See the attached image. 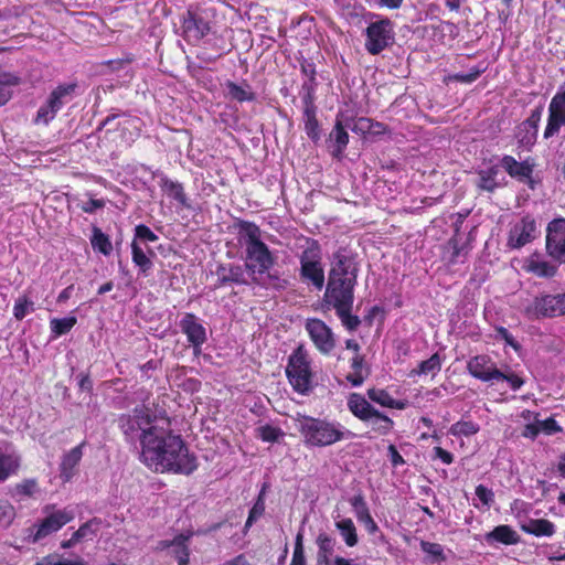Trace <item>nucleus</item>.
Returning a JSON list of instances; mask_svg holds the SVG:
<instances>
[{"instance_id":"obj_24","label":"nucleus","mask_w":565,"mask_h":565,"mask_svg":"<svg viewBox=\"0 0 565 565\" xmlns=\"http://www.w3.org/2000/svg\"><path fill=\"white\" fill-rule=\"evenodd\" d=\"M218 286L227 284H245L244 270L239 265H221L216 270Z\"/></svg>"},{"instance_id":"obj_13","label":"nucleus","mask_w":565,"mask_h":565,"mask_svg":"<svg viewBox=\"0 0 565 565\" xmlns=\"http://www.w3.org/2000/svg\"><path fill=\"white\" fill-rule=\"evenodd\" d=\"M468 372L476 379L490 382L500 380L503 376L497 364L488 355L481 354L471 358L467 363Z\"/></svg>"},{"instance_id":"obj_6","label":"nucleus","mask_w":565,"mask_h":565,"mask_svg":"<svg viewBox=\"0 0 565 565\" xmlns=\"http://www.w3.org/2000/svg\"><path fill=\"white\" fill-rule=\"evenodd\" d=\"M321 249L316 242H310L300 255V276L321 290L324 286V270L321 263Z\"/></svg>"},{"instance_id":"obj_23","label":"nucleus","mask_w":565,"mask_h":565,"mask_svg":"<svg viewBox=\"0 0 565 565\" xmlns=\"http://www.w3.org/2000/svg\"><path fill=\"white\" fill-rule=\"evenodd\" d=\"M484 540L489 545L495 542L505 545L516 544L519 542L518 533L509 525L495 526L491 532L484 535Z\"/></svg>"},{"instance_id":"obj_53","label":"nucleus","mask_w":565,"mask_h":565,"mask_svg":"<svg viewBox=\"0 0 565 565\" xmlns=\"http://www.w3.org/2000/svg\"><path fill=\"white\" fill-rule=\"evenodd\" d=\"M36 491V482L34 480H25L15 486V492L20 495L31 497Z\"/></svg>"},{"instance_id":"obj_27","label":"nucleus","mask_w":565,"mask_h":565,"mask_svg":"<svg viewBox=\"0 0 565 565\" xmlns=\"http://www.w3.org/2000/svg\"><path fill=\"white\" fill-rule=\"evenodd\" d=\"M522 530L535 536H552L555 533L554 524L545 519H533L522 525Z\"/></svg>"},{"instance_id":"obj_2","label":"nucleus","mask_w":565,"mask_h":565,"mask_svg":"<svg viewBox=\"0 0 565 565\" xmlns=\"http://www.w3.org/2000/svg\"><path fill=\"white\" fill-rule=\"evenodd\" d=\"M356 277L358 266L354 259L343 250L334 253L323 296L324 303L341 311L352 307Z\"/></svg>"},{"instance_id":"obj_44","label":"nucleus","mask_w":565,"mask_h":565,"mask_svg":"<svg viewBox=\"0 0 565 565\" xmlns=\"http://www.w3.org/2000/svg\"><path fill=\"white\" fill-rule=\"evenodd\" d=\"M303 534L299 532L296 536L295 550L291 558L290 565H306V557L303 551Z\"/></svg>"},{"instance_id":"obj_11","label":"nucleus","mask_w":565,"mask_h":565,"mask_svg":"<svg viewBox=\"0 0 565 565\" xmlns=\"http://www.w3.org/2000/svg\"><path fill=\"white\" fill-rule=\"evenodd\" d=\"M545 249L552 259L565 264V218H554L547 224Z\"/></svg>"},{"instance_id":"obj_22","label":"nucleus","mask_w":565,"mask_h":565,"mask_svg":"<svg viewBox=\"0 0 565 565\" xmlns=\"http://www.w3.org/2000/svg\"><path fill=\"white\" fill-rule=\"evenodd\" d=\"M83 446L84 444H81L63 456L61 462V478L63 481H70L75 475V468L83 457Z\"/></svg>"},{"instance_id":"obj_4","label":"nucleus","mask_w":565,"mask_h":565,"mask_svg":"<svg viewBox=\"0 0 565 565\" xmlns=\"http://www.w3.org/2000/svg\"><path fill=\"white\" fill-rule=\"evenodd\" d=\"M241 233L245 237L246 269L252 274L254 281L260 282L274 265V258L268 247L260 241L258 226L245 222L241 225Z\"/></svg>"},{"instance_id":"obj_41","label":"nucleus","mask_w":565,"mask_h":565,"mask_svg":"<svg viewBox=\"0 0 565 565\" xmlns=\"http://www.w3.org/2000/svg\"><path fill=\"white\" fill-rule=\"evenodd\" d=\"M257 435L264 441H277L280 437L284 436V431L275 426L264 425L257 428Z\"/></svg>"},{"instance_id":"obj_39","label":"nucleus","mask_w":565,"mask_h":565,"mask_svg":"<svg viewBox=\"0 0 565 565\" xmlns=\"http://www.w3.org/2000/svg\"><path fill=\"white\" fill-rule=\"evenodd\" d=\"M479 430V426L472 422H457L454 424L450 429L449 434L454 436H472L477 434Z\"/></svg>"},{"instance_id":"obj_14","label":"nucleus","mask_w":565,"mask_h":565,"mask_svg":"<svg viewBox=\"0 0 565 565\" xmlns=\"http://www.w3.org/2000/svg\"><path fill=\"white\" fill-rule=\"evenodd\" d=\"M306 330L310 339L322 353H329L334 348V339L331 329L320 319H308Z\"/></svg>"},{"instance_id":"obj_62","label":"nucleus","mask_w":565,"mask_h":565,"mask_svg":"<svg viewBox=\"0 0 565 565\" xmlns=\"http://www.w3.org/2000/svg\"><path fill=\"white\" fill-rule=\"evenodd\" d=\"M388 454L391 458V462L394 467L403 465L405 461L403 457L397 451L396 447L394 445L388 446Z\"/></svg>"},{"instance_id":"obj_54","label":"nucleus","mask_w":565,"mask_h":565,"mask_svg":"<svg viewBox=\"0 0 565 565\" xmlns=\"http://www.w3.org/2000/svg\"><path fill=\"white\" fill-rule=\"evenodd\" d=\"M476 495L487 507H489L492 503L494 497L493 492L482 484H479L476 488Z\"/></svg>"},{"instance_id":"obj_56","label":"nucleus","mask_w":565,"mask_h":565,"mask_svg":"<svg viewBox=\"0 0 565 565\" xmlns=\"http://www.w3.org/2000/svg\"><path fill=\"white\" fill-rule=\"evenodd\" d=\"M315 26L316 25L313 22V18L305 15L298 20L297 24L294 28H298V32H307L311 34L313 32Z\"/></svg>"},{"instance_id":"obj_38","label":"nucleus","mask_w":565,"mask_h":565,"mask_svg":"<svg viewBox=\"0 0 565 565\" xmlns=\"http://www.w3.org/2000/svg\"><path fill=\"white\" fill-rule=\"evenodd\" d=\"M18 84L14 76L0 74V106L4 105L11 97V86Z\"/></svg>"},{"instance_id":"obj_58","label":"nucleus","mask_w":565,"mask_h":565,"mask_svg":"<svg viewBox=\"0 0 565 565\" xmlns=\"http://www.w3.org/2000/svg\"><path fill=\"white\" fill-rule=\"evenodd\" d=\"M541 116H542V108L539 107V108L532 110L529 118L523 121V122H525V127H533V128L537 129L540 120H541Z\"/></svg>"},{"instance_id":"obj_32","label":"nucleus","mask_w":565,"mask_h":565,"mask_svg":"<svg viewBox=\"0 0 565 565\" xmlns=\"http://www.w3.org/2000/svg\"><path fill=\"white\" fill-rule=\"evenodd\" d=\"M131 253L134 264L139 267L142 274L147 275L152 267V262L136 239L131 243Z\"/></svg>"},{"instance_id":"obj_48","label":"nucleus","mask_w":565,"mask_h":565,"mask_svg":"<svg viewBox=\"0 0 565 565\" xmlns=\"http://www.w3.org/2000/svg\"><path fill=\"white\" fill-rule=\"evenodd\" d=\"M388 45L387 38H367L364 44L371 54H379Z\"/></svg>"},{"instance_id":"obj_63","label":"nucleus","mask_w":565,"mask_h":565,"mask_svg":"<svg viewBox=\"0 0 565 565\" xmlns=\"http://www.w3.org/2000/svg\"><path fill=\"white\" fill-rule=\"evenodd\" d=\"M537 423L541 430H544L547 434L559 430L554 419L537 420Z\"/></svg>"},{"instance_id":"obj_33","label":"nucleus","mask_w":565,"mask_h":565,"mask_svg":"<svg viewBox=\"0 0 565 565\" xmlns=\"http://www.w3.org/2000/svg\"><path fill=\"white\" fill-rule=\"evenodd\" d=\"M75 317H66V318H53L50 321V328L53 333V338L56 339L60 335H63L71 331V329L76 324Z\"/></svg>"},{"instance_id":"obj_47","label":"nucleus","mask_w":565,"mask_h":565,"mask_svg":"<svg viewBox=\"0 0 565 565\" xmlns=\"http://www.w3.org/2000/svg\"><path fill=\"white\" fill-rule=\"evenodd\" d=\"M352 307L347 308L344 311L335 310L340 317L343 326L350 330H355L360 324V319L356 316L351 315Z\"/></svg>"},{"instance_id":"obj_46","label":"nucleus","mask_w":565,"mask_h":565,"mask_svg":"<svg viewBox=\"0 0 565 565\" xmlns=\"http://www.w3.org/2000/svg\"><path fill=\"white\" fill-rule=\"evenodd\" d=\"M422 550L428 554L433 561H444V548L440 544L422 541Z\"/></svg>"},{"instance_id":"obj_15","label":"nucleus","mask_w":565,"mask_h":565,"mask_svg":"<svg viewBox=\"0 0 565 565\" xmlns=\"http://www.w3.org/2000/svg\"><path fill=\"white\" fill-rule=\"evenodd\" d=\"M180 328L195 350L206 341V330L193 313L184 315L180 321Z\"/></svg>"},{"instance_id":"obj_49","label":"nucleus","mask_w":565,"mask_h":565,"mask_svg":"<svg viewBox=\"0 0 565 565\" xmlns=\"http://www.w3.org/2000/svg\"><path fill=\"white\" fill-rule=\"evenodd\" d=\"M482 72H483V70H481V68H472L468 73H458L455 75H450L448 77V79L469 84V83L475 82Z\"/></svg>"},{"instance_id":"obj_12","label":"nucleus","mask_w":565,"mask_h":565,"mask_svg":"<svg viewBox=\"0 0 565 565\" xmlns=\"http://www.w3.org/2000/svg\"><path fill=\"white\" fill-rule=\"evenodd\" d=\"M563 126H565V89H559L552 97L548 105V117L544 130V138L548 139L557 135Z\"/></svg>"},{"instance_id":"obj_37","label":"nucleus","mask_w":565,"mask_h":565,"mask_svg":"<svg viewBox=\"0 0 565 565\" xmlns=\"http://www.w3.org/2000/svg\"><path fill=\"white\" fill-rule=\"evenodd\" d=\"M537 137V129L533 127H525V122H522L518 127V134L516 138L519 140V143L523 147L530 148L533 146L536 141Z\"/></svg>"},{"instance_id":"obj_42","label":"nucleus","mask_w":565,"mask_h":565,"mask_svg":"<svg viewBox=\"0 0 565 565\" xmlns=\"http://www.w3.org/2000/svg\"><path fill=\"white\" fill-rule=\"evenodd\" d=\"M227 88L230 97L238 102L252 100L254 98V95L248 87L228 83Z\"/></svg>"},{"instance_id":"obj_43","label":"nucleus","mask_w":565,"mask_h":565,"mask_svg":"<svg viewBox=\"0 0 565 565\" xmlns=\"http://www.w3.org/2000/svg\"><path fill=\"white\" fill-rule=\"evenodd\" d=\"M36 565H85L82 558L67 559L60 555H49L42 558Z\"/></svg>"},{"instance_id":"obj_25","label":"nucleus","mask_w":565,"mask_h":565,"mask_svg":"<svg viewBox=\"0 0 565 565\" xmlns=\"http://www.w3.org/2000/svg\"><path fill=\"white\" fill-rule=\"evenodd\" d=\"M367 397L372 402H374L383 407H387V408L405 409L408 405L407 401L394 399L388 394V392H386L385 390H382V388H370L367 391Z\"/></svg>"},{"instance_id":"obj_1","label":"nucleus","mask_w":565,"mask_h":565,"mask_svg":"<svg viewBox=\"0 0 565 565\" xmlns=\"http://www.w3.org/2000/svg\"><path fill=\"white\" fill-rule=\"evenodd\" d=\"M120 427L127 439L139 440L140 460L149 469L185 475L196 469V459L181 437L171 434L148 409L136 408L131 415L121 417Z\"/></svg>"},{"instance_id":"obj_45","label":"nucleus","mask_w":565,"mask_h":565,"mask_svg":"<svg viewBox=\"0 0 565 565\" xmlns=\"http://www.w3.org/2000/svg\"><path fill=\"white\" fill-rule=\"evenodd\" d=\"M355 516L358 521L365 526L369 533L374 534L379 531V526L370 514L369 509H361V511L355 513Z\"/></svg>"},{"instance_id":"obj_30","label":"nucleus","mask_w":565,"mask_h":565,"mask_svg":"<svg viewBox=\"0 0 565 565\" xmlns=\"http://www.w3.org/2000/svg\"><path fill=\"white\" fill-rule=\"evenodd\" d=\"M318 544V554H317V565H330V556L334 551V541L329 537L327 534H319L317 537Z\"/></svg>"},{"instance_id":"obj_18","label":"nucleus","mask_w":565,"mask_h":565,"mask_svg":"<svg viewBox=\"0 0 565 565\" xmlns=\"http://www.w3.org/2000/svg\"><path fill=\"white\" fill-rule=\"evenodd\" d=\"M522 268L530 274H533L540 278H552L557 271V265L544 259V257L535 252L523 260Z\"/></svg>"},{"instance_id":"obj_36","label":"nucleus","mask_w":565,"mask_h":565,"mask_svg":"<svg viewBox=\"0 0 565 565\" xmlns=\"http://www.w3.org/2000/svg\"><path fill=\"white\" fill-rule=\"evenodd\" d=\"M162 190L172 199L181 203L182 205L186 204V198L183 192V188L180 183L173 182L169 179L162 180Z\"/></svg>"},{"instance_id":"obj_55","label":"nucleus","mask_w":565,"mask_h":565,"mask_svg":"<svg viewBox=\"0 0 565 565\" xmlns=\"http://www.w3.org/2000/svg\"><path fill=\"white\" fill-rule=\"evenodd\" d=\"M14 518V508L9 503L0 505V523L10 524Z\"/></svg>"},{"instance_id":"obj_9","label":"nucleus","mask_w":565,"mask_h":565,"mask_svg":"<svg viewBox=\"0 0 565 565\" xmlns=\"http://www.w3.org/2000/svg\"><path fill=\"white\" fill-rule=\"evenodd\" d=\"M531 319L554 318L565 315V292L536 297L525 309Z\"/></svg>"},{"instance_id":"obj_20","label":"nucleus","mask_w":565,"mask_h":565,"mask_svg":"<svg viewBox=\"0 0 565 565\" xmlns=\"http://www.w3.org/2000/svg\"><path fill=\"white\" fill-rule=\"evenodd\" d=\"M501 166L505 169L510 177L520 181L531 179L533 172V164L529 161L519 162L511 156H504L501 160Z\"/></svg>"},{"instance_id":"obj_51","label":"nucleus","mask_w":565,"mask_h":565,"mask_svg":"<svg viewBox=\"0 0 565 565\" xmlns=\"http://www.w3.org/2000/svg\"><path fill=\"white\" fill-rule=\"evenodd\" d=\"M135 239L142 242H156L158 236L146 225H137L135 228Z\"/></svg>"},{"instance_id":"obj_50","label":"nucleus","mask_w":565,"mask_h":565,"mask_svg":"<svg viewBox=\"0 0 565 565\" xmlns=\"http://www.w3.org/2000/svg\"><path fill=\"white\" fill-rule=\"evenodd\" d=\"M265 511V502L263 499V493L259 494L257 501L255 502L254 507L252 508L248 519L246 521V526H250L254 521H256L258 518L263 515Z\"/></svg>"},{"instance_id":"obj_17","label":"nucleus","mask_w":565,"mask_h":565,"mask_svg":"<svg viewBox=\"0 0 565 565\" xmlns=\"http://www.w3.org/2000/svg\"><path fill=\"white\" fill-rule=\"evenodd\" d=\"M192 533L189 534H180L177 535L173 540H162L158 542L157 550L163 551L167 548H171L172 555L178 561L179 565H189L190 563V552L188 542L191 539Z\"/></svg>"},{"instance_id":"obj_28","label":"nucleus","mask_w":565,"mask_h":565,"mask_svg":"<svg viewBox=\"0 0 565 565\" xmlns=\"http://www.w3.org/2000/svg\"><path fill=\"white\" fill-rule=\"evenodd\" d=\"M184 35H205L210 32V26L201 18L188 12L182 23Z\"/></svg>"},{"instance_id":"obj_57","label":"nucleus","mask_w":565,"mask_h":565,"mask_svg":"<svg viewBox=\"0 0 565 565\" xmlns=\"http://www.w3.org/2000/svg\"><path fill=\"white\" fill-rule=\"evenodd\" d=\"M90 526H92L90 522L83 524L76 532L73 533L74 541L79 542L83 539L92 537L93 532H92Z\"/></svg>"},{"instance_id":"obj_5","label":"nucleus","mask_w":565,"mask_h":565,"mask_svg":"<svg viewBox=\"0 0 565 565\" xmlns=\"http://www.w3.org/2000/svg\"><path fill=\"white\" fill-rule=\"evenodd\" d=\"M288 380L300 394H307L312 387V372L310 362L302 348H298L289 358L286 369Z\"/></svg>"},{"instance_id":"obj_34","label":"nucleus","mask_w":565,"mask_h":565,"mask_svg":"<svg viewBox=\"0 0 565 565\" xmlns=\"http://www.w3.org/2000/svg\"><path fill=\"white\" fill-rule=\"evenodd\" d=\"M92 246L104 255H109L113 250L111 243L107 235L99 228L95 227L93 231Z\"/></svg>"},{"instance_id":"obj_59","label":"nucleus","mask_w":565,"mask_h":565,"mask_svg":"<svg viewBox=\"0 0 565 565\" xmlns=\"http://www.w3.org/2000/svg\"><path fill=\"white\" fill-rule=\"evenodd\" d=\"M500 380H505L514 391L519 390L524 384V381L514 373H503V376Z\"/></svg>"},{"instance_id":"obj_26","label":"nucleus","mask_w":565,"mask_h":565,"mask_svg":"<svg viewBox=\"0 0 565 565\" xmlns=\"http://www.w3.org/2000/svg\"><path fill=\"white\" fill-rule=\"evenodd\" d=\"M329 141L333 147L332 154L339 158L349 142V135L345 131L340 118H338L335 121L334 128L330 134Z\"/></svg>"},{"instance_id":"obj_60","label":"nucleus","mask_w":565,"mask_h":565,"mask_svg":"<svg viewBox=\"0 0 565 565\" xmlns=\"http://www.w3.org/2000/svg\"><path fill=\"white\" fill-rule=\"evenodd\" d=\"M435 457L439 458L445 465H450L454 461V456L441 447H435L433 449Z\"/></svg>"},{"instance_id":"obj_21","label":"nucleus","mask_w":565,"mask_h":565,"mask_svg":"<svg viewBox=\"0 0 565 565\" xmlns=\"http://www.w3.org/2000/svg\"><path fill=\"white\" fill-rule=\"evenodd\" d=\"M20 461L21 458L15 450L0 449V483L18 471Z\"/></svg>"},{"instance_id":"obj_64","label":"nucleus","mask_w":565,"mask_h":565,"mask_svg":"<svg viewBox=\"0 0 565 565\" xmlns=\"http://www.w3.org/2000/svg\"><path fill=\"white\" fill-rule=\"evenodd\" d=\"M540 431H541V428L539 426V423L536 422L534 424L525 425L522 435L526 438H535Z\"/></svg>"},{"instance_id":"obj_29","label":"nucleus","mask_w":565,"mask_h":565,"mask_svg":"<svg viewBox=\"0 0 565 565\" xmlns=\"http://www.w3.org/2000/svg\"><path fill=\"white\" fill-rule=\"evenodd\" d=\"M335 527L349 547H353L358 544L356 527L350 518L335 521Z\"/></svg>"},{"instance_id":"obj_8","label":"nucleus","mask_w":565,"mask_h":565,"mask_svg":"<svg viewBox=\"0 0 565 565\" xmlns=\"http://www.w3.org/2000/svg\"><path fill=\"white\" fill-rule=\"evenodd\" d=\"M43 512L45 513V518L35 526L32 539L34 543L57 532L75 516L72 509L65 508L57 510L53 505L44 507Z\"/></svg>"},{"instance_id":"obj_7","label":"nucleus","mask_w":565,"mask_h":565,"mask_svg":"<svg viewBox=\"0 0 565 565\" xmlns=\"http://www.w3.org/2000/svg\"><path fill=\"white\" fill-rule=\"evenodd\" d=\"M75 89V85H60L51 92L45 103H43L34 118L36 125H49L62 109V107L71 99Z\"/></svg>"},{"instance_id":"obj_52","label":"nucleus","mask_w":565,"mask_h":565,"mask_svg":"<svg viewBox=\"0 0 565 565\" xmlns=\"http://www.w3.org/2000/svg\"><path fill=\"white\" fill-rule=\"evenodd\" d=\"M32 306V302L29 301L25 297H20L14 305L13 315L18 320L23 319L28 312L29 308Z\"/></svg>"},{"instance_id":"obj_61","label":"nucleus","mask_w":565,"mask_h":565,"mask_svg":"<svg viewBox=\"0 0 565 565\" xmlns=\"http://www.w3.org/2000/svg\"><path fill=\"white\" fill-rule=\"evenodd\" d=\"M103 206L104 202L102 200L89 199L88 201L83 203L82 210L86 213H93L96 210L102 209Z\"/></svg>"},{"instance_id":"obj_3","label":"nucleus","mask_w":565,"mask_h":565,"mask_svg":"<svg viewBox=\"0 0 565 565\" xmlns=\"http://www.w3.org/2000/svg\"><path fill=\"white\" fill-rule=\"evenodd\" d=\"M296 429L308 447H328L351 436L340 423L297 414Z\"/></svg>"},{"instance_id":"obj_16","label":"nucleus","mask_w":565,"mask_h":565,"mask_svg":"<svg viewBox=\"0 0 565 565\" xmlns=\"http://www.w3.org/2000/svg\"><path fill=\"white\" fill-rule=\"evenodd\" d=\"M348 407L354 416L362 420L376 417L385 422L387 426L392 425V420L387 416L382 415L379 411L372 407L371 404L360 394L353 393L350 395Z\"/></svg>"},{"instance_id":"obj_10","label":"nucleus","mask_w":565,"mask_h":565,"mask_svg":"<svg viewBox=\"0 0 565 565\" xmlns=\"http://www.w3.org/2000/svg\"><path fill=\"white\" fill-rule=\"evenodd\" d=\"M540 234L536 220L530 215L522 216L511 224L508 233L507 246L520 249L532 243Z\"/></svg>"},{"instance_id":"obj_40","label":"nucleus","mask_w":565,"mask_h":565,"mask_svg":"<svg viewBox=\"0 0 565 565\" xmlns=\"http://www.w3.org/2000/svg\"><path fill=\"white\" fill-rule=\"evenodd\" d=\"M392 32V23L387 19L372 22L366 28V35H388Z\"/></svg>"},{"instance_id":"obj_19","label":"nucleus","mask_w":565,"mask_h":565,"mask_svg":"<svg viewBox=\"0 0 565 565\" xmlns=\"http://www.w3.org/2000/svg\"><path fill=\"white\" fill-rule=\"evenodd\" d=\"M303 117H305V129L309 138L318 140L320 137L319 124L316 118V107L312 102L310 87L303 96Z\"/></svg>"},{"instance_id":"obj_31","label":"nucleus","mask_w":565,"mask_h":565,"mask_svg":"<svg viewBox=\"0 0 565 565\" xmlns=\"http://www.w3.org/2000/svg\"><path fill=\"white\" fill-rule=\"evenodd\" d=\"M479 180L477 186L481 190L493 192L497 188L501 186V182L498 180L499 169L491 167L486 170H481L479 173Z\"/></svg>"},{"instance_id":"obj_35","label":"nucleus","mask_w":565,"mask_h":565,"mask_svg":"<svg viewBox=\"0 0 565 565\" xmlns=\"http://www.w3.org/2000/svg\"><path fill=\"white\" fill-rule=\"evenodd\" d=\"M441 369V359L438 353L433 354L428 360L423 361L418 370H414L413 373L424 375H436Z\"/></svg>"}]
</instances>
